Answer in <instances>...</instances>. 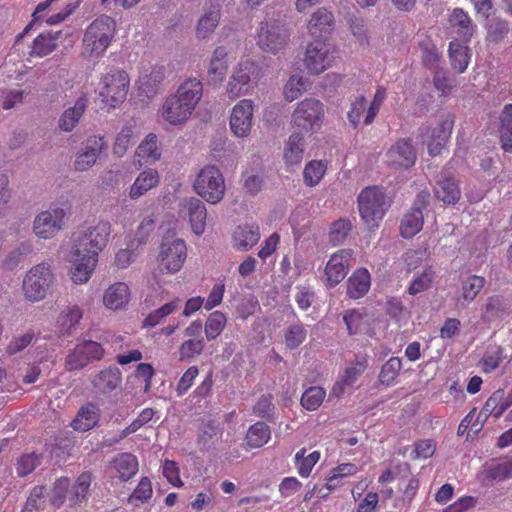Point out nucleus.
Segmentation results:
<instances>
[{
    "label": "nucleus",
    "instance_id": "nucleus-1",
    "mask_svg": "<svg viewBox=\"0 0 512 512\" xmlns=\"http://www.w3.org/2000/svg\"><path fill=\"white\" fill-rule=\"evenodd\" d=\"M202 95V82L197 78H188L165 99L159 115L171 125H181L190 118Z\"/></svg>",
    "mask_w": 512,
    "mask_h": 512
},
{
    "label": "nucleus",
    "instance_id": "nucleus-2",
    "mask_svg": "<svg viewBox=\"0 0 512 512\" xmlns=\"http://www.w3.org/2000/svg\"><path fill=\"white\" fill-rule=\"evenodd\" d=\"M111 234V224L100 220L95 224L81 226L72 235L73 255H89L98 259L99 253L107 246Z\"/></svg>",
    "mask_w": 512,
    "mask_h": 512
},
{
    "label": "nucleus",
    "instance_id": "nucleus-3",
    "mask_svg": "<svg viewBox=\"0 0 512 512\" xmlns=\"http://www.w3.org/2000/svg\"><path fill=\"white\" fill-rule=\"evenodd\" d=\"M116 23L110 16L102 15L95 19L86 29L83 38V55L101 56L114 37Z\"/></svg>",
    "mask_w": 512,
    "mask_h": 512
},
{
    "label": "nucleus",
    "instance_id": "nucleus-4",
    "mask_svg": "<svg viewBox=\"0 0 512 512\" xmlns=\"http://www.w3.org/2000/svg\"><path fill=\"white\" fill-rule=\"evenodd\" d=\"M262 76L261 67L251 60H241L232 70L226 84L228 97L235 100L252 94Z\"/></svg>",
    "mask_w": 512,
    "mask_h": 512
},
{
    "label": "nucleus",
    "instance_id": "nucleus-5",
    "mask_svg": "<svg viewBox=\"0 0 512 512\" xmlns=\"http://www.w3.org/2000/svg\"><path fill=\"white\" fill-rule=\"evenodd\" d=\"M389 207L385 191L377 186L367 187L358 196V209L361 219L372 230L378 227Z\"/></svg>",
    "mask_w": 512,
    "mask_h": 512
},
{
    "label": "nucleus",
    "instance_id": "nucleus-6",
    "mask_svg": "<svg viewBox=\"0 0 512 512\" xmlns=\"http://www.w3.org/2000/svg\"><path fill=\"white\" fill-rule=\"evenodd\" d=\"M289 40L290 29L285 16L267 18L261 22L257 44L262 50L276 54L287 47Z\"/></svg>",
    "mask_w": 512,
    "mask_h": 512
},
{
    "label": "nucleus",
    "instance_id": "nucleus-7",
    "mask_svg": "<svg viewBox=\"0 0 512 512\" xmlns=\"http://www.w3.org/2000/svg\"><path fill=\"white\" fill-rule=\"evenodd\" d=\"M193 188L198 196L213 205L221 202L226 192L224 176L214 165H207L200 170Z\"/></svg>",
    "mask_w": 512,
    "mask_h": 512
},
{
    "label": "nucleus",
    "instance_id": "nucleus-8",
    "mask_svg": "<svg viewBox=\"0 0 512 512\" xmlns=\"http://www.w3.org/2000/svg\"><path fill=\"white\" fill-rule=\"evenodd\" d=\"M130 79L123 70H112L105 74L100 81L99 98L108 108L115 109L126 99Z\"/></svg>",
    "mask_w": 512,
    "mask_h": 512
},
{
    "label": "nucleus",
    "instance_id": "nucleus-9",
    "mask_svg": "<svg viewBox=\"0 0 512 512\" xmlns=\"http://www.w3.org/2000/svg\"><path fill=\"white\" fill-rule=\"evenodd\" d=\"M55 281L50 264L42 262L31 267L23 279L25 297L33 302L45 298Z\"/></svg>",
    "mask_w": 512,
    "mask_h": 512
},
{
    "label": "nucleus",
    "instance_id": "nucleus-10",
    "mask_svg": "<svg viewBox=\"0 0 512 512\" xmlns=\"http://www.w3.org/2000/svg\"><path fill=\"white\" fill-rule=\"evenodd\" d=\"M324 104L315 98H305L292 113V123L300 133L312 132L319 128L324 118Z\"/></svg>",
    "mask_w": 512,
    "mask_h": 512
},
{
    "label": "nucleus",
    "instance_id": "nucleus-11",
    "mask_svg": "<svg viewBox=\"0 0 512 512\" xmlns=\"http://www.w3.org/2000/svg\"><path fill=\"white\" fill-rule=\"evenodd\" d=\"M178 216L189 223L192 231L200 236L204 233L207 209L203 201L197 197H186L178 204Z\"/></svg>",
    "mask_w": 512,
    "mask_h": 512
},
{
    "label": "nucleus",
    "instance_id": "nucleus-12",
    "mask_svg": "<svg viewBox=\"0 0 512 512\" xmlns=\"http://www.w3.org/2000/svg\"><path fill=\"white\" fill-rule=\"evenodd\" d=\"M65 216V210L60 207L40 212L33 221L34 234L45 240L53 238L63 229Z\"/></svg>",
    "mask_w": 512,
    "mask_h": 512
},
{
    "label": "nucleus",
    "instance_id": "nucleus-13",
    "mask_svg": "<svg viewBox=\"0 0 512 512\" xmlns=\"http://www.w3.org/2000/svg\"><path fill=\"white\" fill-rule=\"evenodd\" d=\"M332 56L325 40L316 39L310 42L305 50L303 63L310 74L319 75L329 68Z\"/></svg>",
    "mask_w": 512,
    "mask_h": 512
},
{
    "label": "nucleus",
    "instance_id": "nucleus-14",
    "mask_svg": "<svg viewBox=\"0 0 512 512\" xmlns=\"http://www.w3.org/2000/svg\"><path fill=\"white\" fill-rule=\"evenodd\" d=\"M187 256L186 244L179 238H165L160 246V266L169 272H177Z\"/></svg>",
    "mask_w": 512,
    "mask_h": 512
},
{
    "label": "nucleus",
    "instance_id": "nucleus-15",
    "mask_svg": "<svg viewBox=\"0 0 512 512\" xmlns=\"http://www.w3.org/2000/svg\"><path fill=\"white\" fill-rule=\"evenodd\" d=\"M107 149V142L103 136L93 135L86 139L77 152L74 161V170L85 172L92 168L100 155Z\"/></svg>",
    "mask_w": 512,
    "mask_h": 512
},
{
    "label": "nucleus",
    "instance_id": "nucleus-16",
    "mask_svg": "<svg viewBox=\"0 0 512 512\" xmlns=\"http://www.w3.org/2000/svg\"><path fill=\"white\" fill-rule=\"evenodd\" d=\"M104 349L101 344L95 341H84L73 349L65 359V368L68 371H75L84 368L92 360H100L103 357Z\"/></svg>",
    "mask_w": 512,
    "mask_h": 512
},
{
    "label": "nucleus",
    "instance_id": "nucleus-17",
    "mask_svg": "<svg viewBox=\"0 0 512 512\" xmlns=\"http://www.w3.org/2000/svg\"><path fill=\"white\" fill-rule=\"evenodd\" d=\"M254 103L250 99L240 100L231 111L229 125L238 138H246L253 127Z\"/></svg>",
    "mask_w": 512,
    "mask_h": 512
},
{
    "label": "nucleus",
    "instance_id": "nucleus-18",
    "mask_svg": "<svg viewBox=\"0 0 512 512\" xmlns=\"http://www.w3.org/2000/svg\"><path fill=\"white\" fill-rule=\"evenodd\" d=\"M221 9V0H209L205 3L204 13L195 27V35L198 40L208 39L214 33L220 22Z\"/></svg>",
    "mask_w": 512,
    "mask_h": 512
},
{
    "label": "nucleus",
    "instance_id": "nucleus-19",
    "mask_svg": "<svg viewBox=\"0 0 512 512\" xmlns=\"http://www.w3.org/2000/svg\"><path fill=\"white\" fill-rule=\"evenodd\" d=\"M389 166L395 169H407L414 165L416 151L409 139H399L386 153Z\"/></svg>",
    "mask_w": 512,
    "mask_h": 512
},
{
    "label": "nucleus",
    "instance_id": "nucleus-20",
    "mask_svg": "<svg viewBox=\"0 0 512 512\" xmlns=\"http://www.w3.org/2000/svg\"><path fill=\"white\" fill-rule=\"evenodd\" d=\"M68 261L71 263L70 277L75 284H84L92 276L98 259L89 255H73V250L68 254Z\"/></svg>",
    "mask_w": 512,
    "mask_h": 512
},
{
    "label": "nucleus",
    "instance_id": "nucleus-21",
    "mask_svg": "<svg viewBox=\"0 0 512 512\" xmlns=\"http://www.w3.org/2000/svg\"><path fill=\"white\" fill-rule=\"evenodd\" d=\"M335 28V18L331 11L321 7L318 8L310 17L307 29L311 36L315 38L326 37L330 35Z\"/></svg>",
    "mask_w": 512,
    "mask_h": 512
},
{
    "label": "nucleus",
    "instance_id": "nucleus-22",
    "mask_svg": "<svg viewBox=\"0 0 512 512\" xmlns=\"http://www.w3.org/2000/svg\"><path fill=\"white\" fill-rule=\"evenodd\" d=\"M228 53L225 47L219 46L212 52L207 67V79L209 84L220 85L228 71Z\"/></svg>",
    "mask_w": 512,
    "mask_h": 512
},
{
    "label": "nucleus",
    "instance_id": "nucleus-23",
    "mask_svg": "<svg viewBox=\"0 0 512 512\" xmlns=\"http://www.w3.org/2000/svg\"><path fill=\"white\" fill-rule=\"evenodd\" d=\"M351 256L352 251L349 249L340 250L331 256L325 268L327 281L331 286L340 283L344 279Z\"/></svg>",
    "mask_w": 512,
    "mask_h": 512
},
{
    "label": "nucleus",
    "instance_id": "nucleus-24",
    "mask_svg": "<svg viewBox=\"0 0 512 512\" xmlns=\"http://www.w3.org/2000/svg\"><path fill=\"white\" fill-rule=\"evenodd\" d=\"M87 106L88 98L85 94H82L77 98L73 106L63 111L58 120V128L66 133L72 132L79 124Z\"/></svg>",
    "mask_w": 512,
    "mask_h": 512
},
{
    "label": "nucleus",
    "instance_id": "nucleus-25",
    "mask_svg": "<svg viewBox=\"0 0 512 512\" xmlns=\"http://www.w3.org/2000/svg\"><path fill=\"white\" fill-rule=\"evenodd\" d=\"M130 296L128 285L124 282H116L105 290L103 303L110 310H121L128 305Z\"/></svg>",
    "mask_w": 512,
    "mask_h": 512
},
{
    "label": "nucleus",
    "instance_id": "nucleus-26",
    "mask_svg": "<svg viewBox=\"0 0 512 512\" xmlns=\"http://www.w3.org/2000/svg\"><path fill=\"white\" fill-rule=\"evenodd\" d=\"M482 473L486 479L496 482L512 478V457L491 460L485 463Z\"/></svg>",
    "mask_w": 512,
    "mask_h": 512
},
{
    "label": "nucleus",
    "instance_id": "nucleus-27",
    "mask_svg": "<svg viewBox=\"0 0 512 512\" xmlns=\"http://www.w3.org/2000/svg\"><path fill=\"white\" fill-rule=\"evenodd\" d=\"M165 79V68L162 66L153 67L149 73L139 79V91L148 98L155 96Z\"/></svg>",
    "mask_w": 512,
    "mask_h": 512
},
{
    "label": "nucleus",
    "instance_id": "nucleus-28",
    "mask_svg": "<svg viewBox=\"0 0 512 512\" xmlns=\"http://www.w3.org/2000/svg\"><path fill=\"white\" fill-rule=\"evenodd\" d=\"M159 183V175L154 169L141 172L129 189V197L138 199Z\"/></svg>",
    "mask_w": 512,
    "mask_h": 512
},
{
    "label": "nucleus",
    "instance_id": "nucleus-29",
    "mask_svg": "<svg viewBox=\"0 0 512 512\" xmlns=\"http://www.w3.org/2000/svg\"><path fill=\"white\" fill-rule=\"evenodd\" d=\"M435 196L445 204L454 205L459 201L461 191L454 178L443 177L435 186Z\"/></svg>",
    "mask_w": 512,
    "mask_h": 512
},
{
    "label": "nucleus",
    "instance_id": "nucleus-30",
    "mask_svg": "<svg viewBox=\"0 0 512 512\" xmlns=\"http://www.w3.org/2000/svg\"><path fill=\"white\" fill-rule=\"evenodd\" d=\"M453 125L454 120L447 116L433 129L431 134L432 141L428 142V150L431 155H437L440 152L451 135Z\"/></svg>",
    "mask_w": 512,
    "mask_h": 512
},
{
    "label": "nucleus",
    "instance_id": "nucleus-31",
    "mask_svg": "<svg viewBox=\"0 0 512 512\" xmlns=\"http://www.w3.org/2000/svg\"><path fill=\"white\" fill-rule=\"evenodd\" d=\"M92 482V474L90 472L81 473L74 484L70 485L68 501L70 506L80 505L87 499L89 489Z\"/></svg>",
    "mask_w": 512,
    "mask_h": 512
},
{
    "label": "nucleus",
    "instance_id": "nucleus-32",
    "mask_svg": "<svg viewBox=\"0 0 512 512\" xmlns=\"http://www.w3.org/2000/svg\"><path fill=\"white\" fill-rule=\"evenodd\" d=\"M304 154V138L302 133L294 132L290 135L284 148V159L288 165H298Z\"/></svg>",
    "mask_w": 512,
    "mask_h": 512
},
{
    "label": "nucleus",
    "instance_id": "nucleus-33",
    "mask_svg": "<svg viewBox=\"0 0 512 512\" xmlns=\"http://www.w3.org/2000/svg\"><path fill=\"white\" fill-rule=\"evenodd\" d=\"M370 287V275L366 269H358L347 281V294L358 299L364 296Z\"/></svg>",
    "mask_w": 512,
    "mask_h": 512
},
{
    "label": "nucleus",
    "instance_id": "nucleus-34",
    "mask_svg": "<svg viewBox=\"0 0 512 512\" xmlns=\"http://www.w3.org/2000/svg\"><path fill=\"white\" fill-rule=\"evenodd\" d=\"M260 239L257 226H239L234 231L233 240L237 249L247 251L258 243Z\"/></svg>",
    "mask_w": 512,
    "mask_h": 512
},
{
    "label": "nucleus",
    "instance_id": "nucleus-35",
    "mask_svg": "<svg viewBox=\"0 0 512 512\" xmlns=\"http://www.w3.org/2000/svg\"><path fill=\"white\" fill-rule=\"evenodd\" d=\"M114 469L118 473V477L122 481L132 478L138 471V461L136 456L131 453L118 454L112 461Z\"/></svg>",
    "mask_w": 512,
    "mask_h": 512
},
{
    "label": "nucleus",
    "instance_id": "nucleus-36",
    "mask_svg": "<svg viewBox=\"0 0 512 512\" xmlns=\"http://www.w3.org/2000/svg\"><path fill=\"white\" fill-rule=\"evenodd\" d=\"M499 137L502 149L512 153V104H506L500 114Z\"/></svg>",
    "mask_w": 512,
    "mask_h": 512
},
{
    "label": "nucleus",
    "instance_id": "nucleus-37",
    "mask_svg": "<svg viewBox=\"0 0 512 512\" xmlns=\"http://www.w3.org/2000/svg\"><path fill=\"white\" fill-rule=\"evenodd\" d=\"M93 385L99 391L107 393L115 390L121 383V373L117 368L101 371L93 378Z\"/></svg>",
    "mask_w": 512,
    "mask_h": 512
},
{
    "label": "nucleus",
    "instance_id": "nucleus-38",
    "mask_svg": "<svg viewBox=\"0 0 512 512\" xmlns=\"http://www.w3.org/2000/svg\"><path fill=\"white\" fill-rule=\"evenodd\" d=\"M449 22L463 40L467 41L473 35L472 21L462 9H454L450 14Z\"/></svg>",
    "mask_w": 512,
    "mask_h": 512
},
{
    "label": "nucleus",
    "instance_id": "nucleus-39",
    "mask_svg": "<svg viewBox=\"0 0 512 512\" xmlns=\"http://www.w3.org/2000/svg\"><path fill=\"white\" fill-rule=\"evenodd\" d=\"M270 434V428L266 423L257 422L250 426L247 431L246 445L251 449L260 448L268 442Z\"/></svg>",
    "mask_w": 512,
    "mask_h": 512
},
{
    "label": "nucleus",
    "instance_id": "nucleus-40",
    "mask_svg": "<svg viewBox=\"0 0 512 512\" xmlns=\"http://www.w3.org/2000/svg\"><path fill=\"white\" fill-rule=\"evenodd\" d=\"M423 222V213L417 209H411L410 212L404 215L401 221V235L405 238L415 236L422 229Z\"/></svg>",
    "mask_w": 512,
    "mask_h": 512
},
{
    "label": "nucleus",
    "instance_id": "nucleus-41",
    "mask_svg": "<svg viewBox=\"0 0 512 512\" xmlns=\"http://www.w3.org/2000/svg\"><path fill=\"white\" fill-rule=\"evenodd\" d=\"M59 32L56 33H41L38 35L32 44L31 56L44 57L52 53L56 47V39L58 38Z\"/></svg>",
    "mask_w": 512,
    "mask_h": 512
},
{
    "label": "nucleus",
    "instance_id": "nucleus-42",
    "mask_svg": "<svg viewBox=\"0 0 512 512\" xmlns=\"http://www.w3.org/2000/svg\"><path fill=\"white\" fill-rule=\"evenodd\" d=\"M505 411V406L502 405V389H498L488 398L483 408L481 409L477 420L485 422L489 416L499 418Z\"/></svg>",
    "mask_w": 512,
    "mask_h": 512
},
{
    "label": "nucleus",
    "instance_id": "nucleus-43",
    "mask_svg": "<svg viewBox=\"0 0 512 512\" xmlns=\"http://www.w3.org/2000/svg\"><path fill=\"white\" fill-rule=\"evenodd\" d=\"M33 252V245L30 242H22L11 250L3 260V267L7 270L17 268L25 258Z\"/></svg>",
    "mask_w": 512,
    "mask_h": 512
},
{
    "label": "nucleus",
    "instance_id": "nucleus-44",
    "mask_svg": "<svg viewBox=\"0 0 512 512\" xmlns=\"http://www.w3.org/2000/svg\"><path fill=\"white\" fill-rule=\"evenodd\" d=\"M136 154L145 160L146 163H154L160 159L161 152L157 144V136L149 134L138 146Z\"/></svg>",
    "mask_w": 512,
    "mask_h": 512
},
{
    "label": "nucleus",
    "instance_id": "nucleus-45",
    "mask_svg": "<svg viewBox=\"0 0 512 512\" xmlns=\"http://www.w3.org/2000/svg\"><path fill=\"white\" fill-rule=\"evenodd\" d=\"M510 32L509 23L500 18L494 17L487 24V41L491 43H500Z\"/></svg>",
    "mask_w": 512,
    "mask_h": 512
},
{
    "label": "nucleus",
    "instance_id": "nucleus-46",
    "mask_svg": "<svg viewBox=\"0 0 512 512\" xmlns=\"http://www.w3.org/2000/svg\"><path fill=\"white\" fill-rule=\"evenodd\" d=\"M226 316L220 311L212 312L205 322V336L208 341L216 339L226 326Z\"/></svg>",
    "mask_w": 512,
    "mask_h": 512
},
{
    "label": "nucleus",
    "instance_id": "nucleus-47",
    "mask_svg": "<svg viewBox=\"0 0 512 512\" xmlns=\"http://www.w3.org/2000/svg\"><path fill=\"white\" fill-rule=\"evenodd\" d=\"M97 423V415L95 413V407L89 405L81 408L76 418L73 420V428L79 431H88L93 428Z\"/></svg>",
    "mask_w": 512,
    "mask_h": 512
},
{
    "label": "nucleus",
    "instance_id": "nucleus-48",
    "mask_svg": "<svg viewBox=\"0 0 512 512\" xmlns=\"http://www.w3.org/2000/svg\"><path fill=\"white\" fill-rule=\"evenodd\" d=\"M449 56L453 69L458 73L464 72L468 65L467 47L453 41L449 46Z\"/></svg>",
    "mask_w": 512,
    "mask_h": 512
},
{
    "label": "nucleus",
    "instance_id": "nucleus-49",
    "mask_svg": "<svg viewBox=\"0 0 512 512\" xmlns=\"http://www.w3.org/2000/svg\"><path fill=\"white\" fill-rule=\"evenodd\" d=\"M352 230V223L349 219L340 218L330 226L329 238L333 245L343 244Z\"/></svg>",
    "mask_w": 512,
    "mask_h": 512
},
{
    "label": "nucleus",
    "instance_id": "nucleus-50",
    "mask_svg": "<svg viewBox=\"0 0 512 512\" xmlns=\"http://www.w3.org/2000/svg\"><path fill=\"white\" fill-rule=\"evenodd\" d=\"M82 316L83 312L78 306L69 307L64 310L58 319L64 333L67 335L72 334L73 329L79 323Z\"/></svg>",
    "mask_w": 512,
    "mask_h": 512
},
{
    "label": "nucleus",
    "instance_id": "nucleus-51",
    "mask_svg": "<svg viewBox=\"0 0 512 512\" xmlns=\"http://www.w3.org/2000/svg\"><path fill=\"white\" fill-rule=\"evenodd\" d=\"M307 90L306 80L302 76L293 75L289 78L283 89L284 97L292 102Z\"/></svg>",
    "mask_w": 512,
    "mask_h": 512
},
{
    "label": "nucleus",
    "instance_id": "nucleus-52",
    "mask_svg": "<svg viewBox=\"0 0 512 512\" xmlns=\"http://www.w3.org/2000/svg\"><path fill=\"white\" fill-rule=\"evenodd\" d=\"M135 137L134 125L126 124L116 137L113 147L114 153L118 156H123Z\"/></svg>",
    "mask_w": 512,
    "mask_h": 512
},
{
    "label": "nucleus",
    "instance_id": "nucleus-53",
    "mask_svg": "<svg viewBox=\"0 0 512 512\" xmlns=\"http://www.w3.org/2000/svg\"><path fill=\"white\" fill-rule=\"evenodd\" d=\"M326 172V165L322 161H310L304 168L305 183L313 187L319 183Z\"/></svg>",
    "mask_w": 512,
    "mask_h": 512
},
{
    "label": "nucleus",
    "instance_id": "nucleus-54",
    "mask_svg": "<svg viewBox=\"0 0 512 512\" xmlns=\"http://www.w3.org/2000/svg\"><path fill=\"white\" fill-rule=\"evenodd\" d=\"M325 395L326 393L323 388L310 387L303 393L301 405L309 411H314L322 404Z\"/></svg>",
    "mask_w": 512,
    "mask_h": 512
},
{
    "label": "nucleus",
    "instance_id": "nucleus-55",
    "mask_svg": "<svg viewBox=\"0 0 512 512\" xmlns=\"http://www.w3.org/2000/svg\"><path fill=\"white\" fill-rule=\"evenodd\" d=\"M307 332L303 325L294 324L287 328L284 336L285 345L293 350L299 347L306 339Z\"/></svg>",
    "mask_w": 512,
    "mask_h": 512
},
{
    "label": "nucleus",
    "instance_id": "nucleus-56",
    "mask_svg": "<svg viewBox=\"0 0 512 512\" xmlns=\"http://www.w3.org/2000/svg\"><path fill=\"white\" fill-rule=\"evenodd\" d=\"M485 279L481 276L471 275L462 284V297L465 301H473L484 287Z\"/></svg>",
    "mask_w": 512,
    "mask_h": 512
},
{
    "label": "nucleus",
    "instance_id": "nucleus-57",
    "mask_svg": "<svg viewBox=\"0 0 512 512\" xmlns=\"http://www.w3.org/2000/svg\"><path fill=\"white\" fill-rule=\"evenodd\" d=\"M179 307V300L164 304L154 312L150 313L144 320L143 325L148 327L156 326L162 319L176 311Z\"/></svg>",
    "mask_w": 512,
    "mask_h": 512
},
{
    "label": "nucleus",
    "instance_id": "nucleus-58",
    "mask_svg": "<svg viewBox=\"0 0 512 512\" xmlns=\"http://www.w3.org/2000/svg\"><path fill=\"white\" fill-rule=\"evenodd\" d=\"M402 362L398 357L390 358L382 367L380 372V381L383 384H390L398 376L401 370Z\"/></svg>",
    "mask_w": 512,
    "mask_h": 512
},
{
    "label": "nucleus",
    "instance_id": "nucleus-59",
    "mask_svg": "<svg viewBox=\"0 0 512 512\" xmlns=\"http://www.w3.org/2000/svg\"><path fill=\"white\" fill-rule=\"evenodd\" d=\"M205 347L203 338L188 339L184 341L179 349L181 359H190L200 355Z\"/></svg>",
    "mask_w": 512,
    "mask_h": 512
},
{
    "label": "nucleus",
    "instance_id": "nucleus-60",
    "mask_svg": "<svg viewBox=\"0 0 512 512\" xmlns=\"http://www.w3.org/2000/svg\"><path fill=\"white\" fill-rule=\"evenodd\" d=\"M349 27L352 35L356 38V41L361 47L369 46V36L364 23V20L361 18H350L349 19Z\"/></svg>",
    "mask_w": 512,
    "mask_h": 512
},
{
    "label": "nucleus",
    "instance_id": "nucleus-61",
    "mask_svg": "<svg viewBox=\"0 0 512 512\" xmlns=\"http://www.w3.org/2000/svg\"><path fill=\"white\" fill-rule=\"evenodd\" d=\"M69 492L70 480L66 477L57 479L54 483L51 503L56 507H60L64 503L67 495L69 496Z\"/></svg>",
    "mask_w": 512,
    "mask_h": 512
},
{
    "label": "nucleus",
    "instance_id": "nucleus-62",
    "mask_svg": "<svg viewBox=\"0 0 512 512\" xmlns=\"http://www.w3.org/2000/svg\"><path fill=\"white\" fill-rule=\"evenodd\" d=\"M34 336L35 335L33 331H27L20 336L14 337L6 346V354L12 356L21 352L31 344L32 340L34 339Z\"/></svg>",
    "mask_w": 512,
    "mask_h": 512
},
{
    "label": "nucleus",
    "instance_id": "nucleus-63",
    "mask_svg": "<svg viewBox=\"0 0 512 512\" xmlns=\"http://www.w3.org/2000/svg\"><path fill=\"white\" fill-rule=\"evenodd\" d=\"M40 457L34 453L25 454L17 462V473L24 477L35 470L40 464Z\"/></svg>",
    "mask_w": 512,
    "mask_h": 512
},
{
    "label": "nucleus",
    "instance_id": "nucleus-64",
    "mask_svg": "<svg viewBox=\"0 0 512 512\" xmlns=\"http://www.w3.org/2000/svg\"><path fill=\"white\" fill-rule=\"evenodd\" d=\"M434 273L431 269L424 270L417 278L413 280L408 288V292L411 295H416L420 292L427 290L432 282Z\"/></svg>",
    "mask_w": 512,
    "mask_h": 512
}]
</instances>
